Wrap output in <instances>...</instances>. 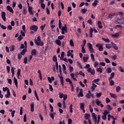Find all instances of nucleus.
I'll return each instance as SVG.
<instances>
[{"label": "nucleus", "instance_id": "obj_1", "mask_svg": "<svg viewBox=\"0 0 124 124\" xmlns=\"http://www.w3.org/2000/svg\"><path fill=\"white\" fill-rule=\"evenodd\" d=\"M85 97H86V98L90 99L91 97H92V98H93V97H94V95L93 94V93H92L90 91H88V93H87L86 94Z\"/></svg>", "mask_w": 124, "mask_h": 124}, {"label": "nucleus", "instance_id": "obj_2", "mask_svg": "<svg viewBox=\"0 0 124 124\" xmlns=\"http://www.w3.org/2000/svg\"><path fill=\"white\" fill-rule=\"evenodd\" d=\"M92 119L93 121L94 122V124H96V120H97V116H96V114L94 113V112L92 113Z\"/></svg>", "mask_w": 124, "mask_h": 124}, {"label": "nucleus", "instance_id": "obj_3", "mask_svg": "<svg viewBox=\"0 0 124 124\" xmlns=\"http://www.w3.org/2000/svg\"><path fill=\"white\" fill-rule=\"evenodd\" d=\"M30 30L31 31H37L38 27L36 25H32L30 27Z\"/></svg>", "mask_w": 124, "mask_h": 124}, {"label": "nucleus", "instance_id": "obj_4", "mask_svg": "<svg viewBox=\"0 0 124 124\" xmlns=\"http://www.w3.org/2000/svg\"><path fill=\"white\" fill-rule=\"evenodd\" d=\"M58 77L60 78V83L62 87L63 88V87H64V83L63 82V77L61 76V75H59Z\"/></svg>", "mask_w": 124, "mask_h": 124}, {"label": "nucleus", "instance_id": "obj_5", "mask_svg": "<svg viewBox=\"0 0 124 124\" xmlns=\"http://www.w3.org/2000/svg\"><path fill=\"white\" fill-rule=\"evenodd\" d=\"M88 48L89 49L90 53H94V51L93 50V45H92V44L88 43Z\"/></svg>", "mask_w": 124, "mask_h": 124}, {"label": "nucleus", "instance_id": "obj_6", "mask_svg": "<svg viewBox=\"0 0 124 124\" xmlns=\"http://www.w3.org/2000/svg\"><path fill=\"white\" fill-rule=\"evenodd\" d=\"M116 21L117 24H122V25L124 24V20L123 18H117Z\"/></svg>", "mask_w": 124, "mask_h": 124}, {"label": "nucleus", "instance_id": "obj_7", "mask_svg": "<svg viewBox=\"0 0 124 124\" xmlns=\"http://www.w3.org/2000/svg\"><path fill=\"white\" fill-rule=\"evenodd\" d=\"M35 45H37V46H43L44 45V43L42 41L37 42V41H35Z\"/></svg>", "mask_w": 124, "mask_h": 124}, {"label": "nucleus", "instance_id": "obj_8", "mask_svg": "<svg viewBox=\"0 0 124 124\" xmlns=\"http://www.w3.org/2000/svg\"><path fill=\"white\" fill-rule=\"evenodd\" d=\"M6 15V14L5 12H1V17L2 19L3 20L4 22L6 21V17H5V16Z\"/></svg>", "mask_w": 124, "mask_h": 124}, {"label": "nucleus", "instance_id": "obj_9", "mask_svg": "<svg viewBox=\"0 0 124 124\" xmlns=\"http://www.w3.org/2000/svg\"><path fill=\"white\" fill-rule=\"evenodd\" d=\"M6 8L7 10L11 12V13H14V11H13V9L12 8V7H10V6L8 5Z\"/></svg>", "mask_w": 124, "mask_h": 124}, {"label": "nucleus", "instance_id": "obj_10", "mask_svg": "<svg viewBox=\"0 0 124 124\" xmlns=\"http://www.w3.org/2000/svg\"><path fill=\"white\" fill-rule=\"evenodd\" d=\"M96 47H97V48H99V51H103V46H102V45H98L97 44L96 45Z\"/></svg>", "mask_w": 124, "mask_h": 124}, {"label": "nucleus", "instance_id": "obj_11", "mask_svg": "<svg viewBox=\"0 0 124 124\" xmlns=\"http://www.w3.org/2000/svg\"><path fill=\"white\" fill-rule=\"evenodd\" d=\"M83 96H84V94H83V89H81L79 93L78 94V97H83Z\"/></svg>", "mask_w": 124, "mask_h": 124}, {"label": "nucleus", "instance_id": "obj_12", "mask_svg": "<svg viewBox=\"0 0 124 124\" xmlns=\"http://www.w3.org/2000/svg\"><path fill=\"white\" fill-rule=\"evenodd\" d=\"M61 30L65 31V32H67V26H66V24H65L64 26L62 28Z\"/></svg>", "mask_w": 124, "mask_h": 124}, {"label": "nucleus", "instance_id": "obj_13", "mask_svg": "<svg viewBox=\"0 0 124 124\" xmlns=\"http://www.w3.org/2000/svg\"><path fill=\"white\" fill-rule=\"evenodd\" d=\"M119 15L121 18H123L124 17V14L122 12H119L118 13H115V16Z\"/></svg>", "mask_w": 124, "mask_h": 124}, {"label": "nucleus", "instance_id": "obj_14", "mask_svg": "<svg viewBox=\"0 0 124 124\" xmlns=\"http://www.w3.org/2000/svg\"><path fill=\"white\" fill-rule=\"evenodd\" d=\"M111 43L113 49H115V50H118L119 47H118V46H117V45H116V44L113 42H111Z\"/></svg>", "mask_w": 124, "mask_h": 124}, {"label": "nucleus", "instance_id": "obj_15", "mask_svg": "<svg viewBox=\"0 0 124 124\" xmlns=\"http://www.w3.org/2000/svg\"><path fill=\"white\" fill-rule=\"evenodd\" d=\"M30 106L31 112H33L34 111V103L33 102L31 103Z\"/></svg>", "mask_w": 124, "mask_h": 124}, {"label": "nucleus", "instance_id": "obj_16", "mask_svg": "<svg viewBox=\"0 0 124 124\" xmlns=\"http://www.w3.org/2000/svg\"><path fill=\"white\" fill-rule=\"evenodd\" d=\"M10 91L8 90L7 91V94H5V97L6 98H9L10 97Z\"/></svg>", "mask_w": 124, "mask_h": 124}, {"label": "nucleus", "instance_id": "obj_17", "mask_svg": "<svg viewBox=\"0 0 124 124\" xmlns=\"http://www.w3.org/2000/svg\"><path fill=\"white\" fill-rule=\"evenodd\" d=\"M93 28H91L89 30V37L90 38H92L93 37Z\"/></svg>", "mask_w": 124, "mask_h": 124}, {"label": "nucleus", "instance_id": "obj_18", "mask_svg": "<svg viewBox=\"0 0 124 124\" xmlns=\"http://www.w3.org/2000/svg\"><path fill=\"white\" fill-rule=\"evenodd\" d=\"M90 118H91V115L89 113H85L84 115V119L85 120H90Z\"/></svg>", "mask_w": 124, "mask_h": 124}, {"label": "nucleus", "instance_id": "obj_19", "mask_svg": "<svg viewBox=\"0 0 124 124\" xmlns=\"http://www.w3.org/2000/svg\"><path fill=\"white\" fill-rule=\"evenodd\" d=\"M109 94L112 98H114L115 99H117L118 98V96H117L115 93H110Z\"/></svg>", "mask_w": 124, "mask_h": 124}, {"label": "nucleus", "instance_id": "obj_20", "mask_svg": "<svg viewBox=\"0 0 124 124\" xmlns=\"http://www.w3.org/2000/svg\"><path fill=\"white\" fill-rule=\"evenodd\" d=\"M116 15V13H110L108 15V17L109 18V19H113V17Z\"/></svg>", "mask_w": 124, "mask_h": 124}, {"label": "nucleus", "instance_id": "obj_21", "mask_svg": "<svg viewBox=\"0 0 124 124\" xmlns=\"http://www.w3.org/2000/svg\"><path fill=\"white\" fill-rule=\"evenodd\" d=\"M47 80L49 83H52V81H54V80H55V78H54V77H51V78L48 77H47Z\"/></svg>", "mask_w": 124, "mask_h": 124}, {"label": "nucleus", "instance_id": "obj_22", "mask_svg": "<svg viewBox=\"0 0 124 124\" xmlns=\"http://www.w3.org/2000/svg\"><path fill=\"white\" fill-rule=\"evenodd\" d=\"M79 105H80V108L81 110H84V109H85V103H80L79 104Z\"/></svg>", "mask_w": 124, "mask_h": 124}, {"label": "nucleus", "instance_id": "obj_23", "mask_svg": "<svg viewBox=\"0 0 124 124\" xmlns=\"http://www.w3.org/2000/svg\"><path fill=\"white\" fill-rule=\"evenodd\" d=\"M28 11L29 13L31 15L33 14V13L32 12V7H31L30 6H28Z\"/></svg>", "mask_w": 124, "mask_h": 124}, {"label": "nucleus", "instance_id": "obj_24", "mask_svg": "<svg viewBox=\"0 0 124 124\" xmlns=\"http://www.w3.org/2000/svg\"><path fill=\"white\" fill-rule=\"evenodd\" d=\"M31 56H35L36 55V49H32L31 51Z\"/></svg>", "mask_w": 124, "mask_h": 124}, {"label": "nucleus", "instance_id": "obj_25", "mask_svg": "<svg viewBox=\"0 0 124 124\" xmlns=\"http://www.w3.org/2000/svg\"><path fill=\"white\" fill-rule=\"evenodd\" d=\"M55 43L57 45H59V46H61V45H62V42L60 40H56Z\"/></svg>", "mask_w": 124, "mask_h": 124}, {"label": "nucleus", "instance_id": "obj_26", "mask_svg": "<svg viewBox=\"0 0 124 124\" xmlns=\"http://www.w3.org/2000/svg\"><path fill=\"white\" fill-rule=\"evenodd\" d=\"M97 24H98V27L99 29H102V28H103V26H102V25H101V21H98Z\"/></svg>", "mask_w": 124, "mask_h": 124}, {"label": "nucleus", "instance_id": "obj_27", "mask_svg": "<svg viewBox=\"0 0 124 124\" xmlns=\"http://www.w3.org/2000/svg\"><path fill=\"white\" fill-rule=\"evenodd\" d=\"M17 79H20V78H19V76H21V70L20 69L17 70Z\"/></svg>", "mask_w": 124, "mask_h": 124}, {"label": "nucleus", "instance_id": "obj_28", "mask_svg": "<svg viewBox=\"0 0 124 124\" xmlns=\"http://www.w3.org/2000/svg\"><path fill=\"white\" fill-rule=\"evenodd\" d=\"M34 93L37 100H38V101H39V98L38 97V95H37V93L36 92V90L34 91Z\"/></svg>", "mask_w": 124, "mask_h": 124}, {"label": "nucleus", "instance_id": "obj_29", "mask_svg": "<svg viewBox=\"0 0 124 124\" xmlns=\"http://www.w3.org/2000/svg\"><path fill=\"white\" fill-rule=\"evenodd\" d=\"M87 11H88V10H87V9H82L80 10V12H81V13H82V14H86V13L87 12Z\"/></svg>", "mask_w": 124, "mask_h": 124}, {"label": "nucleus", "instance_id": "obj_30", "mask_svg": "<svg viewBox=\"0 0 124 124\" xmlns=\"http://www.w3.org/2000/svg\"><path fill=\"white\" fill-rule=\"evenodd\" d=\"M119 35H120V33L119 32L116 33V34H112V37L118 38V37H119Z\"/></svg>", "mask_w": 124, "mask_h": 124}, {"label": "nucleus", "instance_id": "obj_31", "mask_svg": "<svg viewBox=\"0 0 124 124\" xmlns=\"http://www.w3.org/2000/svg\"><path fill=\"white\" fill-rule=\"evenodd\" d=\"M95 102L97 104V105H98V106H100V103H101V102H100L99 100H98V99H96L95 101Z\"/></svg>", "mask_w": 124, "mask_h": 124}, {"label": "nucleus", "instance_id": "obj_32", "mask_svg": "<svg viewBox=\"0 0 124 124\" xmlns=\"http://www.w3.org/2000/svg\"><path fill=\"white\" fill-rule=\"evenodd\" d=\"M81 46L82 53H86V49H85V46H84L83 45H81Z\"/></svg>", "mask_w": 124, "mask_h": 124}, {"label": "nucleus", "instance_id": "obj_33", "mask_svg": "<svg viewBox=\"0 0 124 124\" xmlns=\"http://www.w3.org/2000/svg\"><path fill=\"white\" fill-rule=\"evenodd\" d=\"M107 73H111L112 72V69L111 68L108 67L106 70Z\"/></svg>", "mask_w": 124, "mask_h": 124}, {"label": "nucleus", "instance_id": "obj_34", "mask_svg": "<svg viewBox=\"0 0 124 124\" xmlns=\"http://www.w3.org/2000/svg\"><path fill=\"white\" fill-rule=\"evenodd\" d=\"M106 48H107V49H111L112 46L110 44H107L106 45Z\"/></svg>", "mask_w": 124, "mask_h": 124}, {"label": "nucleus", "instance_id": "obj_35", "mask_svg": "<svg viewBox=\"0 0 124 124\" xmlns=\"http://www.w3.org/2000/svg\"><path fill=\"white\" fill-rule=\"evenodd\" d=\"M26 52H27V49H24L20 52V54H21V55H22V56H24L25 55V54H26Z\"/></svg>", "mask_w": 124, "mask_h": 124}, {"label": "nucleus", "instance_id": "obj_36", "mask_svg": "<svg viewBox=\"0 0 124 124\" xmlns=\"http://www.w3.org/2000/svg\"><path fill=\"white\" fill-rule=\"evenodd\" d=\"M23 38H24L22 36V35H19V37L17 38V40L20 42V41H22Z\"/></svg>", "mask_w": 124, "mask_h": 124}, {"label": "nucleus", "instance_id": "obj_37", "mask_svg": "<svg viewBox=\"0 0 124 124\" xmlns=\"http://www.w3.org/2000/svg\"><path fill=\"white\" fill-rule=\"evenodd\" d=\"M102 40L105 42H107V43H110V40H109L108 38H102Z\"/></svg>", "mask_w": 124, "mask_h": 124}, {"label": "nucleus", "instance_id": "obj_38", "mask_svg": "<svg viewBox=\"0 0 124 124\" xmlns=\"http://www.w3.org/2000/svg\"><path fill=\"white\" fill-rule=\"evenodd\" d=\"M97 2H98L97 0H94L92 4L93 6H96L97 5Z\"/></svg>", "mask_w": 124, "mask_h": 124}, {"label": "nucleus", "instance_id": "obj_39", "mask_svg": "<svg viewBox=\"0 0 124 124\" xmlns=\"http://www.w3.org/2000/svg\"><path fill=\"white\" fill-rule=\"evenodd\" d=\"M106 108L108 111H112V108L111 107V106H110V105H107Z\"/></svg>", "mask_w": 124, "mask_h": 124}, {"label": "nucleus", "instance_id": "obj_40", "mask_svg": "<svg viewBox=\"0 0 124 124\" xmlns=\"http://www.w3.org/2000/svg\"><path fill=\"white\" fill-rule=\"evenodd\" d=\"M73 105L72 104H70V107H69V109H70V113H73Z\"/></svg>", "mask_w": 124, "mask_h": 124}, {"label": "nucleus", "instance_id": "obj_41", "mask_svg": "<svg viewBox=\"0 0 124 124\" xmlns=\"http://www.w3.org/2000/svg\"><path fill=\"white\" fill-rule=\"evenodd\" d=\"M63 38H64V35H62L61 36H59L58 37V39H59V40H62Z\"/></svg>", "mask_w": 124, "mask_h": 124}, {"label": "nucleus", "instance_id": "obj_42", "mask_svg": "<svg viewBox=\"0 0 124 124\" xmlns=\"http://www.w3.org/2000/svg\"><path fill=\"white\" fill-rule=\"evenodd\" d=\"M96 71L99 73H102V69L101 67L97 68L96 69Z\"/></svg>", "mask_w": 124, "mask_h": 124}, {"label": "nucleus", "instance_id": "obj_43", "mask_svg": "<svg viewBox=\"0 0 124 124\" xmlns=\"http://www.w3.org/2000/svg\"><path fill=\"white\" fill-rule=\"evenodd\" d=\"M53 61L54 62H58V59L57 58V56L54 55L52 57Z\"/></svg>", "mask_w": 124, "mask_h": 124}, {"label": "nucleus", "instance_id": "obj_44", "mask_svg": "<svg viewBox=\"0 0 124 124\" xmlns=\"http://www.w3.org/2000/svg\"><path fill=\"white\" fill-rule=\"evenodd\" d=\"M108 111H107V110H105L103 113V115L104 116H105V119H106V116H107V115H108Z\"/></svg>", "mask_w": 124, "mask_h": 124}, {"label": "nucleus", "instance_id": "obj_45", "mask_svg": "<svg viewBox=\"0 0 124 124\" xmlns=\"http://www.w3.org/2000/svg\"><path fill=\"white\" fill-rule=\"evenodd\" d=\"M66 81L67 82H68L69 83L70 85H71V84H73V83H72V81H71V79H70V78H66Z\"/></svg>", "mask_w": 124, "mask_h": 124}, {"label": "nucleus", "instance_id": "obj_46", "mask_svg": "<svg viewBox=\"0 0 124 124\" xmlns=\"http://www.w3.org/2000/svg\"><path fill=\"white\" fill-rule=\"evenodd\" d=\"M35 41H37V42H39L41 41V37H40V36H38L37 39L35 40L34 42H35Z\"/></svg>", "mask_w": 124, "mask_h": 124}, {"label": "nucleus", "instance_id": "obj_47", "mask_svg": "<svg viewBox=\"0 0 124 124\" xmlns=\"http://www.w3.org/2000/svg\"><path fill=\"white\" fill-rule=\"evenodd\" d=\"M70 45L71 46V47H74V43L72 40L70 41Z\"/></svg>", "mask_w": 124, "mask_h": 124}, {"label": "nucleus", "instance_id": "obj_48", "mask_svg": "<svg viewBox=\"0 0 124 124\" xmlns=\"http://www.w3.org/2000/svg\"><path fill=\"white\" fill-rule=\"evenodd\" d=\"M62 66L63 72H64V71H65V70H66V66H65V65L64 64H63L62 65Z\"/></svg>", "mask_w": 124, "mask_h": 124}, {"label": "nucleus", "instance_id": "obj_49", "mask_svg": "<svg viewBox=\"0 0 124 124\" xmlns=\"http://www.w3.org/2000/svg\"><path fill=\"white\" fill-rule=\"evenodd\" d=\"M66 106H65V101L63 100L62 101V108L63 109H65L66 108Z\"/></svg>", "mask_w": 124, "mask_h": 124}, {"label": "nucleus", "instance_id": "obj_50", "mask_svg": "<svg viewBox=\"0 0 124 124\" xmlns=\"http://www.w3.org/2000/svg\"><path fill=\"white\" fill-rule=\"evenodd\" d=\"M14 80L15 85L18 84V80H17V78H16L15 77L14 78Z\"/></svg>", "mask_w": 124, "mask_h": 124}, {"label": "nucleus", "instance_id": "obj_51", "mask_svg": "<svg viewBox=\"0 0 124 124\" xmlns=\"http://www.w3.org/2000/svg\"><path fill=\"white\" fill-rule=\"evenodd\" d=\"M123 28V26L121 25H116L115 29H122Z\"/></svg>", "mask_w": 124, "mask_h": 124}, {"label": "nucleus", "instance_id": "obj_52", "mask_svg": "<svg viewBox=\"0 0 124 124\" xmlns=\"http://www.w3.org/2000/svg\"><path fill=\"white\" fill-rule=\"evenodd\" d=\"M23 121L24 123H27V114H25L23 117Z\"/></svg>", "mask_w": 124, "mask_h": 124}, {"label": "nucleus", "instance_id": "obj_53", "mask_svg": "<svg viewBox=\"0 0 124 124\" xmlns=\"http://www.w3.org/2000/svg\"><path fill=\"white\" fill-rule=\"evenodd\" d=\"M77 66H79V68H83L82 65H81V63L78 62H77Z\"/></svg>", "mask_w": 124, "mask_h": 124}, {"label": "nucleus", "instance_id": "obj_54", "mask_svg": "<svg viewBox=\"0 0 124 124\" xmlns=\"http://www.w3.org/2000/svg\"><path fill=\"white\" fill-rule=\"evenodd\" d=\"M45 27H46V24L44 25L43 26H40V29L42 31H43V30L45 29Z\"/></svg>", "mask_w": 124, "mask_h": 124}, {"label": "nucleus", "instance_id": "obj_55", "mask_svg": "<svg viewBox=\"0 0 124 124\" xmlns=\"http://www.w3.org/2000/svg\"><path fill=\"white\" fill-rule=\"evenodd\" d=\"M118 70L119 71H120V72H124V69H123V67H122V66L118 67Z\"/></svg>", "mask_w": 124, "mask_h": 124}, {"label": "nucleus", "instance_id": "obj_56", "mask_svg": "<svg viewBox=\"0 0 124 124\" xmlns=\"http://www.w3.org/2000/svg\"><path fill=\"white\" fill-rule=\"evenodd\" d=\"M121 89H122V88H121V87H120V86H117V87H116V92H117V93H119V92H120V91H121Z\"/></svg>", "mask_w": 124, "mask_h": 124}, {"label": "nucleus", "instance_id": "obj_57", "mask_svg": "<svg viewBox=\"0 0 124 124\" xmlns=\"http://www.w3.org/2000/svg\"><path fill=\"white\" fill-rule=\"evenodd\" d=\"M101 95H102V93H97L96 94V97H98V98L100 97V96H101Z\"/></svg>", "mask_w": 124, "mask_h": 124}, {"label": "nucleus", "instance_id": "obj_58", "mask_svg": "<svg viewBox=\"0 0 124 124\" xmlns=\"http://www.w3.org/2000/svg\"><path fill=\"white\" fill-rule=\"evenodd\" d=\"M91 58L93 62H94V55H93V54L92 53L91 54Z\"/></svg>", "mask_w": 124, "mask_h": 124}, {"label": "nucleus", "instance_id": "obj_59", "mask_svg": "<svg viewBox=\"0 0 124 124\" xmlns=\"http://www.w3.org/2000/svg\"><path fill=\"white\" fill-rule=\"evenodd\" d=\"M11 72H12V77H13V76H14V68H13V67H11Z\"/></svg>", "mask_w": 124, "mask_h": 124}, {"label": "nucleus", "instance_id": "obj_60", "mask_svg": "<svg viewBox=\"0 0 124 124\" xmlns=\"http://www.w3.org/2000/svg\"><path fill=\"white\" fill-rule=\"evenodd\" d=\"M69 70L70 72L71 73H72V72H73V70H74L73 67L70 66H69Z\"/></svg>", "mask_w": 124, "mask_h": 124}, {"label": "nucleus", "instance_id": "obj_61", "mask_svg": "<svg viewBox=\"0 0 124 124\" xmlns=\"http://www.w3.org/2000/svg\"><path fill=\"white\" fill-rule=\"evenodd\" d=\"M99 81H100L99 78L95 79L93 81V83H98Z\"/></svg>", "mask_w": 124, "mask_h": 124}, {"label": "nucleus", "instance_id": "obj_62", "mask_svg": "<svg viewBox=\"0 0 124 124\" xmlns=\"http://www.w3.org/2000/svg\"><path fill=\"white\" fill-rule=\"evenodd\" d=\"M112 60H114L115 61V60L117 59V55L115 54L113 56L111 57Z\"/></svg>", "mask_w": 124, "mask_h": 124}, {"label": "nucleus", "instance_id": "obj_63", "mask_svg": "<svg viewBox=\"0 0 124 124\" xmlns=\"http://www.w3.org/2000/svg\"><path fill=\"white\" fill-rule=\"evenodd\" d=\"M59 29H62V21L61 20H59Z\"/></svg>", "mask_w": 124, "mask_h": 124}, {"label": "nucleus", "instance_id": "obj_64", "mask_svg": "<svg viewBox=\"0 0 124 124\" xmlns=\"http://www.w3.org/2000/svg\"><path fill=\"white\" fill-rule=\"evenodd\" d=\"M49 116L50 117V118H51V119H52V120H54V114H53V113L50 112Z\"/></svg>", "mask_w": 124, "mask_h": 124}]
</instances>
